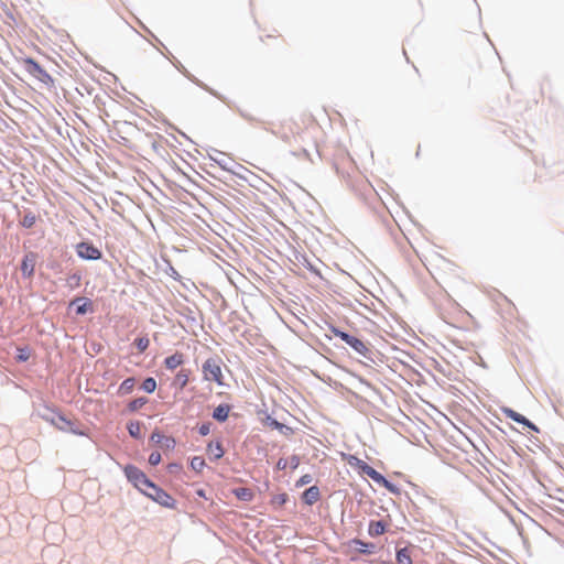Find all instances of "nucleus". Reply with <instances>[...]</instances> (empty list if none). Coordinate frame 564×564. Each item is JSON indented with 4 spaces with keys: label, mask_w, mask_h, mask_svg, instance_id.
Here are the masks:
<instances>
[{
    "label": "nucleus",
    "mask_w": 564,
    "mask_h": 564,
    "mask_svg": "<svg viewBox=\"0 0 564 564\" xmlns=\"http://www.w3.org/2000/svg\"><path fill=\"white\" fill-rule=\"evenodd\" d=\"M348 464L352 467L358 468L362 474L370 477L375 482L384 487L390 492L397 494L399 491L398 488L392 482H390L383 475H381L373 467L368 465L365 460L356 456H350L348 458Z\"/></svg>",
    "instance_id": "obj_1"
},
{
    "label": "nucleus",
    "mask_w": 564,
    "mask_h": 564,
    "mask_svg": "<svg viewBox=\"0 0 564 564\" xmlns=\"http://www.w3.org/2000/svg\"><path fill=\"white\" fill-rule=\"evenodd\" d=\"M204 379L207 381H214L218 386L224 384V377L220 367V360L218 358H208L202 367Z\"/></svg>",
    "instance_id": "obj_2"
},
{
    "label": "nucleus",
    "mask_w": 564,
    "mask_h": 564,
    "mask_svg": "<svg viewBox=\"0 0 564 564\" xmlns=\"http://www.w3.org/2000/svg\"><path fill=\"white\" fill-rule=\"evenodd\" d=\"M124 475L128 480L139 490L144 489V486L150 480L147 475L138 467L133 465H127L123 468Z\"/></svg>",
    "instance_id": "obj_3"
},
{
    "label": "nucleus",
    "mask_w": 564,
    "mask_h": 564,
    "mask_svg": "<svg viewBox=\"0 0 564 564\" xmlns=\"http://www.w3.org/2000/svg\"><path fill=\"white\" fill-rule=\"evenodd\" d=\"M292 126L293 127H290L292 137H300L303 134L304 130L315 128L317 121L312 115H302L292 121Z\"/></svg>",
    "instance_id": "obj_4"
},
{
    "label": "nucleus",
    "mask_w": 564,
    "mask_h": 564,
    "mask_svg": "<svg viewBox=\"0 0 564 564\" xmlns=\"http://www.w3.org/2000/svg\"><path fill=\"white\" fill-rule=\"evenodd\" d=\"M77 256L85 260H98L101 258V251L90 242H79L76 246Z\"/></svg>",
    "instance_id": "obj_5"
},
{
    "label": "nucleus",
    "mask_w": 564,
    "mask_h": 564,
    "mask_svg": "<svg viewBox=\"0 0 564 564\" xmlns=\"http://www.w3.org/2000/svg\"><path fill=\"white\" fill-rule=\"evenodd\" d=\"M150 499L165 508L174 509L176 507L175 499L162 488L154 490V495H151Z\"/></svg>",
    "instance_id": "obj_6"
},
{
    "label": "nucleus",
    "mask_w": 564,
    "mask_h": 564,
    "mask_svg": "<svg viewBox=\"0 0 564 564\" xmlns=\"http://www.w3.org/2000/svg\"><path fill=\"white\" fill-rule=\"evenodd\" d=\"M36 256L33 252L26 253L21 262V272L25 278H31L35 270Z\"/></svg>",
    "instance_id": "obj_7"
},
{
    "label": "nucleus",
    "mask_w": 564,
    "mask_h": 564,
    "mask_svg": "<svg viewBox=\"0 0 564 564\" xmlns=\"http://www.w3.org/2000/svg\"><path fill=\"white\" fill-rule=\"evenodd\" d=\"M25 69L34 77L43 80L45 77H50L48 74L42 68V66L33 58H25L23 61Z\"/></svg>",
    "instance_id": "obj_8"
},
{
    "label": "nucleus",
    "mask_w": 564,
    "mask_h": 564,
    "mask_svg": "<svg viewBox=\"0 0 564 564\" xmlns=\"http://www.w3.org/2000/svg\"><path fill=\"white\" fill-rule=\"evenodd\" d=\"M503 413L508 419H510L517 423L523 424L535 432L539 431L538 427L532 422H530L527 417H524L522 414L516 412L514 410L506 408V409H503Z\"/></svg>",
    "instance_id": "obj_9"
},
{
    "label": "nucleus",
    "mask_w": 564,
    "mask_h": 564,
    "mask_svg": "<svg viewBox=\"0 0 564 564\" xmlns=\"http://www.w3.org/2000/svg\"><path fill=\"white\" fill-rule=\"evenodd\" d=\"M206 451L209 457L215 460L220 459L225 454L224 447L219 441L209 442Z\"/></svg>",
    "instance_id": "obj_10"
},
{
    "label": "nucleus",
    "mask_w": 564,
    "mask_h": 564,
    "mask_svg": "<svg viewBox=\"0 0 564 564\" xmlns=\"http://www.w3.org/2000/svg\"><path fill=\"white\" fill-rule=\"evenodd\" d=\"M184 362V355L182 352H175L172 356H169L164 360V365L167 369L174 370L180 367Z\"/></svg>",
    "instance_id": "obj_11"
},
{
    "label": "nucleus",
    "mask_w": 564,
    "mask_h": 564,
    "mask_svg": "<svg viewBox=\"0 0 564 564\" xmlns=\"http://www.w3.org/2000/svg\"><path fill=\"white\" fill-rule=\"evenodd\" d=\"M347 345H349L355 351H357L358 354H360L364 357H366L369 352V349L366 346V344L361 339H359L355 336H352L350 338V340L348 341Z\"/></svg>",
    "instance_id": "obj_12"
},
{
    "label": "nucleus",
    "mask_w": 564,
    "mask_h": 564,
    "mask_svg": "<svg viewBox=\"0 0 564 564\" xmlns=\"http://www.w3.org/2000/svg\"><path fill=\"white\" fill-rule=\"evenodd\" d=\"M319 499V489L312 486L303 492V500L307 505H313Z\"/></svg>",
    "instance_id": "obj_13"
},
{
    "label": "nucleus",
    "mask_w": 564,
    "mask_h": 564,
    "mask_svg": "<svg viewBox=\"0 0 564 564\" xmlns=\"http://www.w3.org/2000/svg\"><path fill=\"white\" fill-rule=\"evenodd\" d=\"M230 406L228 404H219L213 412V417L219 422H225L228 419Z\"/></svg>",
    "instance_id": "obj_14"
},
{
    "label": "nucleus",
    "mask_w": 564,
    "mask_h": 564,
    "mask_svg": "<svg viewBox=\"0 0 564 564\" xmlns=\"http://www.w3.org/2000/svg\"><path fill=\"white\" fill-rule=\"evenodd\" d=\"M386 532V524L382 521H371L369 523L368 533L371 536H379Z\"/></svg>",
    "instance_id": "obj_15"
},
{
    "label": "nucleus",
    "mask_w": 564,
    "mask_h": 564,
    "mask_svg": "<svg viewBox=\"0 0 564 564\" xmlns=\"http://www.w3.org/2000/svg\"><path fill=\"white\" fill-rule=\"evenodd\" d=\"M352 543L357 546L358 552L364 554H371L376 549L373 543H366L359 539L352 540Z\"/></svg>",
    "instance_id": "obj_16"
},
{
    "label": "nucleus",
    "mask_w": 564,
    "mask_h": 564,
    "mask_svg": "<svg viewBox=\"0 0 564 564\" xmlns=\"http://www.w3.org/2000/svg\"><path fill=\"white\" fill-rule=\"evenodd\" d=\"M235 496L242 501H251L253 494L249 488H236L234 489Z\"/></svg>",
    "instance_id": "obj_17"
},
{
    "label": "nucleus",
    "mask_w": 564,
    "mask_h": 564,
    "mask_svg": "<svg viewBox=\"0 0 564 564\" xmlns=\"http://www.w3.org/2000/svg\"><path fill=\"white\" fill-rule=\"evenodd\" d=\"M82 302V304H78L77 307H76V313L79 314V315H84L87 311H88V306L91 305V302L90 300L88 299H82V297H78V299H75L72 304H77Z\"/></svg>",
    "instance_id": "obj_18"
},
{
    "label": "nucleus",
    "mask_w": 564,
    "mask_h": 564,
    "mask_svg": "<svg viewBox=\"0 0 564 564\" xmlns=\"http://www.w3.org/2000/svg\"><path fill=\"white\" fill-rule=\"evenodd\" d=\"M397 562L398 564H412L410 552L406 547L397 552Z\"/></svg>",
    "instance_id": "obj_19"
},
{
    "label": "nucleus",
    "mask_w": 564,
    "mask_h": 564,
    "mask_svg": "<svg viewBox=\"0 0 564 564\" xmlns=\"http://www.w3.org/2000/svg\"><path fill=\"white\" fill-rule=\"evenodd\" d=\"M129 434L134 438L141 437V424L138 421H131L127 426Z\"/></svg>",
    "instance_id": "obj_20"
},
{
    "label": "nucleus",
    "mask_w": 564,
    "mask_h": 564,
    "mask_svg": "<svg viewBox=\"0 0 564 564\" xmlns=\"http://www.w3.org/2000/svg\"><path fill=\"white\" fill-rule=\"evenodd\" d=\"M135 380L133 378L126 379L119 387L121 394L130 393L134 387Z\"/></svg>",
    "instance_id": "obj_21"
},
{
    "label": "nucleus",
    "mask_w": 564,
    "mask_h": 564,
    "mask_svg": "<svg viewBox=\"0 0 564 564\" xmlns=\"http://www.w3.org/2000/svg\"><path fill=\"white\" fill-rule=\"evenodd\" d=\"M35 223H36V216L31 212L24 214V216L21 219V225L24 228H31L34 226Z\"/></svg>",
    "instance_id": "obj_22"
},
{
    "label": "nucleus",
    "mask_w": 564,
    "mask_h": 564,
    "mask_svg": "<svg viewBox=\"0 0 564 564\" xmlns=\"http://www.w3.org/2000/svg\"><path fill=\"white\" fill-rule=\"evenodd\" d=\"M175 383L178 384L181 389H183L188 383V371H178L175 376Z\"/></svg>",
    "instance_id": "obj_23"
},
{
    "label": "nucleus",
    "mask_w": 564,
    "mask_h": 564,
    "mask_svg": "<svg viewBox=\"0 0 564 564\" xmlns=\"http://www.w3.org/2000/svg\"><path fill=\"white\" fill-rule=\"evenodd\" d=\"M286 501H288V495L285 492H283V494L273 496L271 499V505L274 508H281L285 505Z\"/></svg>",
    "instance_id": "obj_24"
},
{
    "label": "nucleus",
    "mask_w": 564,
    "mask_h": 564,
    "mask_svg": "<svg viewBox=\"0 0 564 564\" xmlns=\"http://www.w3.org/2000/svg\"><path fill=\"white\" fill-rule=\"evenodd\" d=\"M191 467L196 473H200L205 467V460L200 456H195L191 459Z\"/></svg>",
    "instance_id": "obj_25"
},
{
    "label": "nucleus",
    "mask_w": 564,
    "mask_h": 564,
    "mask_svg": "<svg viewBox=\"0 0 564 564\" xmlns=\"http://www.w3.org/2000/svg\"><path fill=\"white\" fill-rule=\"evenodd\" d=\"M142 389L148 392L152 393L156 389V381L154 378L149 377L142 382Z\"/></svg>",
    "instance_id": "obj_26"
},
{
    "label": "nucleus",
    "mask_w": 564,
    "mask_h": 564,
    "mask_svg": "<svg viewBox=\"0 0 564 564\" xmlns=\"http://www.w3.org/2000/svg\"><path fill=\"white\" fill-rule=\"evenodd\" d=\"M134 345L139 351L143 352L149 347L150 340L148 337H139L134 339Z\"/></svg>",
    "instance_id": "obj_27"
},
{
    "label": "nucleus",
    "mask_w": 564,
    "mask_h": 564,
    "mask_svg": "<svg viewBox=\"0 0 564 564\" xmlns=\"http://www.w3.org/2000/svg\"><path fill=\"white\" fill-rule=\"evenodd\" d=\"M159 486L149 480L148 484L144 486V489L141 490V492L148 498H151V495H154V490H159Z\"/></svg>",
    "instance_id": "obj_28"
},
{
    "label": "nucleus",
    "mask_w": 564,
    "mask_h": 564,
    "mask_svg": "<svg viewBox=\"0 0 564 564\" xmlns=\"http://www.w3.org/2000/svg\"><path fill=\"white\" fill-rule=\"evenodd\" d=\"M334 335L338 338H340L341 340H344L346 344H348V341L350 340V338L352 337L351 335L343 332V330H339V329H334Z\"/></svg>",
    "instance_id": "obj_29"
},
{
    "label": "nucleus",
    "mask_w": 564,
    "mask_h": 564,
    "mask_svg": "<svg viewBox=\"0 0 564 564\" xmlns=\"http://www.w3.org/2000/svg\"><path fill=\"white\" fill-rule=\"evenodd\" d=\"M334 335L338 338H340L341 340H344L346 344H348V341L350 340V338L352 337L351 335L343 332V330H339V329H334Z\"/></svg>",
    "instance_id": "obj_30"
},
{
    "label": "nucleus",
    "mask_w": 564,
    "mask_h": 564,
    "mask_svg": "<svg viewBox=\"0 0 564 564\" xmlns=\"http://www.w3.org/2000/svg\"><path fill=\"white\" fill-rule=\"evenodd\" d=\"M162 457H161V454L159 452H152L149 456V463L152 465V466H155L158 464H160Z\"/></svg>",
    "instance_id": "obj_31"
},
{
    "label": "nucleus",
    "mask_w": 564,
    "mask_h": 564,
    "mask_svg": "<svg viewBox=\"0 0 564 564\" xmlns=\"http://www.w3.org/2000/svg\"><path fill=\"white\" fill-rule=\"evenodd\" d=\"M144 403H145V400H143V399L134 400V401H132V402L130 403V408H131L132 410H135V409H138L139 406L143 405Z\"/></svg>",
    "instance_id": "obj_32"
},
{
    "label": "nucleus",
    "mask_w": 564,
    "mask_h": 564,
    "mask_svg": "<svg viewBox=\"0 0 564 564\" xmlns=\"http://www.w3.org/2000/svg\"><path fill=\"white\" fill-rule=\"evenodd\" d=\"M28 358H29V354H26L23 350H21L19 356H18V360L19 361H25V360H28Z\"/></svg>",
    "instance_id": "obj_33"
},
{
    "label": "nucleus",
    "mask_w": 564,
    "mask_h": 564,
    "mask_svg": "<svg viewBox=\"0 0 564 564\" xmlns=\"http://www.w3.org/2000/svg\"><path fill=\"white\" fill-rule=\"evenodd\" d=\"M199 433H200L202 435H207V434L209 433V426H208V425H205V424H204V425H202V426L199 427Z\"/></svg>",
    "instance_id": "obj_34"
},
{
    "label": "nucleus",
    "mask_w": 564,
    "mask_h": 564,
    "mask_svg": "<svg viewBox=\"0 0 564 564\" xmlns=\"http://www.w3.org/2000/svg\"><path fill=\"white\" fill-rule=\"evenodd\" d=\"M167 468H169L170 471H176V470H180L182 467L178 464H170L167 466Z\"/></svg>",
    "instance_id": "obj_35"
},
{
    "label": "nucleus",
    "mask_w": 564,
    "mask_h": 564,
    "mask_svg": "<svg viewBox=\"0 0 564 564\" xmlns=\"http://www.w3.org/2000/svg\"><path fill=\"white\" fill-rule=\"evenodd\" d=\"M310 482V476H303L301 479H300V484L301 485H304V484H307Z\"/></svg>",
    "instance_id": "obj_36"
},
{
    "label": "nucleus",
    "mask_w": 564,
    "mask_h": 564,
    "mask_svg": "<svg viewBox=\"0 0 564 564\" xmlns=\"http://www.w3.org/2000/svg\"><path fill=\"white\" fill-rule=\"evenodd\" d=\"M70 279H73V282H76V285L79 284V281H80V276L79 275L74 274Z\"/></svg>",
    "instance_id": "obj_37"
},
{
    "label": "nucleus",
    "mask_w": 564,
    "mask_h": 564,
    "mask_svg": "<svg viewBox=\"0 0 564 564\" xmlns=\"http://www.w3.org/2000/svg\"><path fill=\"white\" fill-rule=\"evenodd\" d=\"M70 279H73V282H76V285L79 284V281H80V276L79 275L74 274Z\"/></svg>",
    "instance_id": "obj_38"
},
{
    "label": "nucleus",
    "mask_w": 564,
    "mask_h": 564,
    "mask_svg": "<svg viewBox=\"0 0 564 564\" xmlns=\"http://www.w3.org/2000/svg\"><path fill=\"white\" fill-rule=\"evenodd\" d=\"M196 494H197L199 497H202V498H206V496H205V490H204V489H198V490L196 491Z\"/></svg>",
    "instance_id": "obj_39"
},
{
    "label": "nucleus",
    "mask_w": 564,
    "mask_h": 564,
    "mask_svg": "<svg viewBox=\"0 0 564 564\" xmlns=\"http://www.w3.org/2000/svg\"><path fill=\"white\" fill-rule=\"evenodd\" d=\"M279 467H285V464H282L281 460L278 463Z\"/></svg>",
    "instance_id": "obj_40"
},
{
    "label": "nucleus",
    "mask_w": 564,
    "mask_h": 564,
    "mask_svg": "<svg viewBox=\"0 0 564 564\" xmlns=\"http://www.w3.org/2000/svg\"><path fill=\"white\" fill-rule=\"evenodd\" d=\"M279 467H285V464H282L281 460L278 463Z\"/></svg>",
    "instance_id": "obj_41"
}]
</instances>
